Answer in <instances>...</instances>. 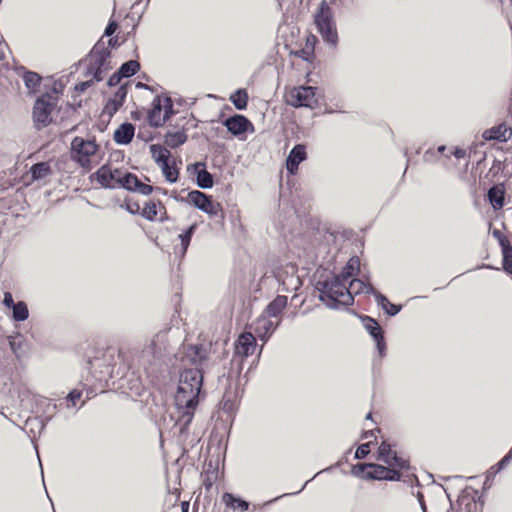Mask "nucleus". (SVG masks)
I'll return each mask as SVG.
<instances>
[{"instance_id":"obj_1","label":"nucleus","mask_w":512,"mask_h":512,"mask_svg":"<svg viewBox=\"0 0 512 512\" xmlns=\"http://www.w3.org/2000/svg\"><path fill=\"white\" fill-rule=\"evenodd\" d=\"M203 383V373L198 368L184 369L179 377L177 391L174 396V409L169 414L179 433H187L199 403V394Z\"/></svg>"},{"instance_id":"obj_2","label":"nucleus","mask_w":512,"mask_h":512,"mask_svg":"<svg viewBox=\"0 0 512 512\" xmlns=\"http://www.w3.org/2000/svg\"><path fill=\"white\" fill-rule=\"evenodd\" d=\"M315 289L319 292L318 299L329 309H338L340 305L353 304V296L350 295L346 283L335 275L319 279L315 283Z\"/></svg>"},{"instance_id":"obj_3","label":"nucleus","mask_w":512,"mask_h":512,"mask_svg":"<svg viewBox=\"0 0 512 512\" xmlns=\"http://www.w3.org/2000/svg\"><path fill=\"white\" fill-rule=\"evenodd\" d=\"M177 332L178 328L173 330L172 327L167 325L159 330L142 350L141 358L147 363H152L172 353L174 346L178 343L174 339V335Z\"/></svg>"},{"instance_id":"obj_4","label":"nucleus","mask_w":512,"mask_h":512,"mask_svg":"<svg viewBox=\"0 0 512 512\" xmlns=\"http://www.w3.org/2000/svg\"><path fill=\"white\" fill-rule=\"evenodd\" d=\"M333 16L334 14L331 7L323 0L314 15V23L322 39L329 45L336 47L338 43V33Z\"/></svg>"},{"instance_id":"obj_5","label":"nucleus","mask_w":512,"mask_h":512,"mask_svg":"<svg viewBox=\"0 0 512 512\" xmlns=\"http://www.w3.org/2000/svg\"><path fill=\"white\" fill-rule=\"evenodd\" d=\"M110 56V49L103 42H97L88 55L87 74L91 75L94 80L101 81L103 72L111 69Z\"/></svg>"},{"instance_id":"obj_6","label":"nucleus","mask_w":512,"mask_h":512,"mask_svg":"<svg viewBox=\"0 0 512 512\" xmlns=\"http://www.w3.org/2000/svg\"><path fill=\"white\" fill-rule=\"evenodd\" d=\"M98 150L94 140L75 137L71 142V158L83 168H89L91 157Z\"/></svg>"},{"instance_id":"obj_7","label":"nucleus","mask_w":512,"mask_h":512,"mask_svg":"<svg viewBox=\"0 0 512 512\" xmlns=\"http://www.w3.org/2000/svg\"><path fill=\"white\" fill-rule=\"evenodd\" d=\"M188 201L194 205L198 210L206 213L211 218L219 217L224 219V212L222 205L219 202L212 200V197L198 190H193L188 193Z\"/></svg>"},{"instance_id":"obj_8","label":"nucleus","mask_w":512,"mask_h":512,"mask_svg":"<svg viewBox=\"0 0 512 512\" xmlns=\"http://www.w3.org/2000/svg\"><path fill=\"white\" fill-rule=\"evenodd\" d=\"M286 102L293 107L313 108L317 104L316 88L312 86L293 87L286 94Z\"/></svg>"},{"instance_id":"obj_9","label":"nucleus","mask_w":512,"mask_h":512,"mask_svg":"<svg viewBox=\"0 0 512 512\" xmlns=\"http://www.w3.org/2000/svg\"><path fill=\"white\" fill-rule=\"evenodd\" d=\"M56 102L50 95L38 98L33 107V120L38 129L51 123V113L55 109Z\"/></svg>"},{"instance_id":"obj_10","label":"nucleus","mask_w":512,"mask_h":512,"mask_svg":"<svg viewBox=\"0 0 512 512\" xmlns=\"http://www.w3.org/2000/svg\"><path fill=\"white\" fill-rule=\"evenodd\" d=\"M122 171L108 165L101 166L94 174L97 182L106 189L118 188Z\"/></svg>"},{"instance_id":"obj_11","label":"nucleus","mask_w":512,"mask_h":512,"mask_svg":"<svg viewBox=\"0 0 512 512\" xmlns=\"http://www.w3.org/2000/svg\"><path fill=\"white\" fill-rule=\"evenodd\" d=\"M256 340L252 333H242L235 343V355L246 358L254 353Z\"/></svg>"},{"instance_id":"obj_12","label":"nucleus","mask_w":512,"mask_h":512,"mask_svg":"<svg viewBox=\"0 0 512 512\" xmlns=\"http://www.w3.org/2000/svg\"><path fill=\"white\" fill-rule=\"evenodd\" d=\"M223 125L234 136H239L252 127L251 122L243 115L235 114L224 120Z\"/></svg>"},{"instance_id":"obj_13","label":"nucleus","mask_w":512,"mask_h":512,"mask_svg":"<svg viewBox=\"0 0 512 512\" xmlns=\"http://www.w3.org/2000/svg\"><path fill=\"white\" fill-rule=\"evenodd\" d=\"M127 96L126 85H121L112 97H110L103 109V114L112 117L123 105Z\"/></svg>"},{"instance_id":"obj_14","label":"nucleus","mask_w":512,"mask_h":512,"mask_svg":"<svg viewBox=\"0 0 512 512\" xmlns=\"http://www.w3.org/2000/svg\"><path fill=\"white\" fill-rule=\"evenodd\" d=\"M307 153L306 147L303 144L295 145L286 159L287 171L291 174H295L298 171L299 164L306 160Z\"/></svg>"},{"instance_id":"obj_15","label":"nucleus","mask_w":512,"mask_h":512,"mask_svg":"<svg viewBox=\"0 0 512 512\" xmlns=\"http://www.w3.org/2000/svg\"><path fill=\"white\" fill-rule=\"evenodd\" d=\"M185 358L188 362L195 365L202 371V366L208 358V349L203 345H191L185 352Z\"/></svg>"},{"instance_id":"obj_16","label":"nucleus","mask_w":512,"mask_h":512,"mask_svg":"<svg viewBox=\"0 0 512 512\" xmlns=\"http://www.w3.org/2000/svg\"><path fill=\"white\" fill-rule=\"evenodd\" d=\"M278 325L279 323L274 324L267 315L263 314L255 321L253 329L257 337L266 342Z\"/></svg>"},{"instance_id":"obj_17","label":"nucleus","mask_w":512,"mask_h":512,"mask_svg":"<svg viewBox=\"0 0 512 512\" xmlns=\"http://www.w3.org/2000/svg\"><path fill=\"white\" fill-rule=\"evenodd\" d=\"M168 110L162 116V105L159 97H156L152 103V109L148 113L149 124L153 127L161 126L168 119Z\"/></svg>"},{"instance_id":"obj_18","label":"nucleus","mask_w":512,"mask_h":512,"mask_svg":"<svg viewBox=\"0 0 512 512\" xmlns=\"http://www.w3.org/2000/svg\"><path fill=\"white\" fill-rule=\"evenodd\" d=\"M135 134V127L132 123H122L114 132L113 139L119 145L129 144Z\"/></svg>"},{"instance_id":"obj_19","label":"nucleus","mask_w":512,"mask_h":512,"mask_svg":"<svg viewBox=\"0 0 512 512\" xmlns=\"http://www.w3.org/2000/svg\"><path fill=\"white\" fill-rule=\"evenodd\" d=\"M196 171V183L199 188L210 189L213 186V176L206 170L204 162H196L193 164Z\"/></svg>"},{"instance_id":"obj_20","label":"nucleus","mask_w":512,"mask_h":512,"mask_svg":"<svg viewBox=\"0 0 512 512\" xmlns=\"http://www.w3.org/2000/svg\"><path fill=\"white\" fill-rule=\"evenodd\" d=\"M347 289L350 292L351 296H353V294L366 293L372 294L375 297L376 294L378 293V291L369 282L368 277H365V279L351 280Z\"/></svg>"},{"instance_id":"obj_21","label":"nucleus","mask_w":512,"mask_h":512,"mask_svg":"<svg viewBox=\"0 0 512 512\" xmlns=\"http://www.w3.org/2000/svg\"><path fill=\"white\" fill-rule=\"evenodd\" d=\"M512 136V129L505 124L492 127L483 133L486 140L508 141Z\"/></svg>"},{"instance_id":"obj_22","label":"nucleus","mask_w":512,"mask_h":512,"mask_svg":"<svg viewBox=\"0 0 512 512\" xmlns=\"http://www.w3.org/2000/svg\"><path fill=\"white\" fill-rule=\"evenodd\" d=\"M488 200L494 210H500L504 206L505 191L502 187L494 185L487 192Z\"/></svg>"},{"instance_id":"obj_23","label":"nucleus","mask_w":512,"mask_h":512,"mask_svg":"<svg viewBox=\"0 0 512 512\" xmlns=\"http://www.w3.org/2000/svg\"><path fill=\"white\" fill-rule=\"evenodd\" d=\"M360 270V260L358 257H351L347 264L342 269L341 273L335 275L336 277H340V280L343 282H347L350 277L355 275Z\"/></svg>"},{"instance_id":"obj_24","label":"nucleus","mask_w":512,"mask_h":512,"mask_svg":"<svg viewBox=\"0 0 512 512\" xmlns=\"http://www.w3.org/2000/svg\"><path fill=\"white\" fill-rule=\"evenodd\" d=\"M288 299L286 296L278 295L269 305L266 307L265 315L268 317L278 316L283 309L287 306Z\"/></svg>"},{"instance_id":"obj_25","label":"nucleus","mask_w":512,"mask_h":512,"mask_svg":"<svg viewBox=\"0 0 512 512\" xmlns=\"http://www.w3.org/2000/svg\"><path fill=\"white\" fill-rule=\"evenodd\" d=\"M187 141V134L183 130L165 134L164 143L170 148H177Z\"/></svg>"},{"instance_id":"obj_26","label":"nucleus","mask_w":512,"mask_h":512,"mask_svg":"<svg viewBox=\"0 0 512 512\" xmlns=\"http://www.w3.org/2000/svg\"><path fill=\"white\" fill-rule=\"evenodd\" d=\"M196 229H197V224L193 223L185 231H183L181 234H179L178 238L180 240L181 247H180L179 251L176 250V253H180V255L182 257L186 254L187 249L190 245L192 236L194 235Z\"/></svg>"},{"instance_id":"obj_27","label":"nucleus","mask_w":512,"mask_h":512,"mask_svg":"<svg viewBox=\"0 0 512 512\" xmlns=\"http://www.w3.org/2000/svg\"><path fill=\"white\" fill-rule=\"evenodd\" d=\"M222 501L227 507H231L234 509L238 508L243 512L247 511L250 506V504L247 501L239 497H236L234 494L229 492L223 494Z\"/></svg>"},{"instance_id":"obj_28","label":"nucleus","mask_w":512,"mask_h":512,"mask_svg":"<svg viewBox=\"0 0 512 512\" xmlns=\"http://www.w3.org/2000/svg\"><path fill=\"white\" fill-rule=\"evenodd\" d=\"M375 300L379 306L389 315V316H395L401 311L402 306L396 305L387 299L386 296L378 292L375 296Z\"/></svg>"},{"instance_id":"obj_29","label":"nucleus","mask_w":512,"mask_h":512,"mask_svg":"<svg viewBox=\"0 0 512 512\" xmlns=\"http://www.w3.org/2000/svg\"><path fill=\"white\" fill-rule=\"evenodd\" d=\"M150 153L154 161L159 165L169 160L170 152L159 144L150 145Z\"/></svg>"},{"instance_id":"obj_30","label":"nucleus","mask_w":512,"mask_h":512,"mask_svg":"<svg viewBox=\"0 0 512 512\" xmlns=\"http://www.w3.org/2000/svg\"><path fill=\"white\" fill-rule=\"evenodd\" d=\"M30 173L33 180H40L51 174V168L47 162H39L31 167Z\"/></svg>"},{"instance_id":"obj_31","label":"nucleus","mask_w":512,"mask_h":512,"mask_svg":"<svg viewBox=\"0 0 512 512\" xmlns=\"http://www.w3.org/2000/svg\"><path fill=\"white\" fill-rule=\"evenodd\" d=\"M369 471L366 472L364 478L373 480H385L387 467L379 464H367Z\"/></svg>"},{"instance_id":"obj_32","label":"nucleus","mask_w":512,"mask_h":512,"mask_svg":"<svg viewBox=\"0 0 512 512\" xmlns=\"http://www.w3.org/2000/svg\"><path fill=\"white\" fill-rule=\"evenodd\" d=\"M12 319L16 322H22L28 319L29 310L24 301L17 302L12 308Z\"/></svg>"},{"instance_id":"obj_33","label":"nucleus","mask_w":512,"mask_h":512,"mask_svg":"<svg viewBox=\"0 0 512 512\" xmlns=\"http://www.w3.org/2000/svg\"><path fill=\"white\" fill-rule=\"evenodd\" d=\"M139 183L138 177L130 172H123L120 177V183L118 187H122L128 191L134 192L136 185Z\"/></svg>"},{"instance_id":"obj_34","label":"nucleus","mask_w":512,"mask_h":512,"mask_svg":"<svg viewBox=\"0 0 512 512\" xmlns=\"http://www.w3.org/2000/svg\"><path fill=\"white\" fill-rule=\"evenodd\" d=\"M230 101L238 110H244L248 103V94L245 89H238L230 96Z\"/></svg>"},{"instance_id":"obj_35","label":"nucleus","mask_w":512,"mask_h":512,"mask_svg":"<svg viewBox=\"0 0 512 512\" xmlns=\"http://www.w3.org/2000/svg\"><path fill=\"white\" fill-rule=\"evenodd\" d=\"M140 69V64L136 60H129L123 63L118 69L119 74L123 78H128L135 75Z\"/></svg>"},{"instance_id":"obj_36","label":"nucleus","mask_w":512,"mask_h":512,"mask_svg":"<svg viewBox=\"0 0 512 512\" xmlns=\"http://www.w3.org/2000/svg\"><path fill=\"white\" fill-rule=\"evenodd\" d=\"M363 325L367 332L373 337V339L383 334L381 326L378 324L377 321H375L371 317L365 316L363 318Z\"/></svg>"},{"instance_id":"obj_37","label":"nucleus","mask_w":512,"mask_h":512,"mask_svg":"<svg viewBox=\"0 0 512 512\" xmlns=\"http://www.w3.org/2000/svg\"><path fill=\"white\" fill-rule=\"evenodd\" d=\"M23 81L29 91H35L40 85L41 76L35 72L27 71L23 75Z\"/></svg>"},{"instance_id":"obj_38","label":"nucleus","mask_w":512,"mask_h":512,"mask_svg":"<svg viewBox=\"0 0 512 512\" xmlns=\"http://www.w3.org/2000/svg\"><path fill=\"white\" fill-rule=\"evenodd\" d=\"M162 170L165 179L170 183H175L178 180L179 171L169 164V160L159 165Z\"/></svg>"},{"instance_id":"obj_39","label":"nucleus","mask_w":512,"mask_h":512,"mask_svg":"<svg viewBox=\"0 0 512 512\" xmlns=\"http://www.w3.org/2000/svg\"><path fill=\"white\" fill-rule=\"evenodd\" d=\"M503 269L512 275V246L502 243Z\"/></svg>"},{"instance_id":"obj_40","label":"nucleus","mask_w":512,"mask_h":512,"mask_svg":"<svg viewBox=\"0 0 512 512\" xmlns=\"http://www.w3.org/2000/svg\"><path fill=\"white\" fill-rule=\"evenodd\" d=\"M379 457L378 459L383 461L386 464H390L391 457L395 451H392L391 445L387 443L386 441H383L378 449Z\"/></svg>"},{"instance_id":"obj_41","label":"nucleus","mask_w":512,"mask_h":512,"mask_svg":"<svg viewBox=\"0 0 512 512\" xmlns=\"http://www.w3.org/2000/svg\"><path fill=\"white\" fill-rule=\"evenodd\" d=\"M142 215L147 220H154L157 215V206L154 202L147 203L143 208Z\"/></svg>"},{"instance_id":"obj_42","label":"nucleus","mask_w":512,"mask_h":512,"mask_svg":"<svg viewBox=\"0 0 512 512\" xmlns=\"http://www.w3.org/2000/svg\"><path fill=\"white\" fill-rule=\"evenodd\" d=\"M391 462L388 464L389 466L397 467L399 469H406L408 468V461L400 456L397 455V453H393L392 457L390 458Z\"/></svg>"},{"instance_id":"obj_43","label":"nucleus","mask_w":512,"mask_h":512,"mask_svg":"<svg viewBox=\"0 0 512 512\" xmlns=\"http://www.w3.org/2000/svg\"><path fill=\"white\" fill-rule=\"evenodd\" d=\"M512 459V447L511 450L494 466L491 468L493 474L501 471Z\"/></svg>"},{"instance_id":"obj_44","label":"nucleus","mask_w":512,"mask_h":512,"mask_svg":"<svg viewBox=\"0 0 512 512\" xmlns=\"http://www.w3.org/2000/svg\"><path fill=\"white\" fill-rule=\"evenodd\" d=\"M136 186L137 187L135 188L134 192H137V193H139L141 195H144V196L150 195L153 192V190H154L153 186L148 185V184H144L140 180H139V183Z\"/></svg>"},{"instance_id":"obj_45","label":"nucleus","mask_w":512,"mask_h":512,"mask_svg":"<svg viewBox=\"0 0 512 512\" xmlns=\"http://www.w3.org/2000/svg\"><path fill=\"white\" fill-rule=\"evenodd\" d=\"M81 391L79 390H72L66 397V399L68 400V402L70 404L67 405L68 408L70 407H75L76 406V402L81 398Z\"/></svg>"},{"instance_id":"obj_46","label":"nucleus","mask_w":512,"mask_h":512,"mask_svg":"<svg viewBox=\"0 0 512 512\" xmlns=\"http://www.w3.org/2000/svg\"><path fill=\"white\" fill-rule=\"evenodd\" d=\"M370 452L369 449V443L361 444L355 452V458L356 459H363L365 458Z\"/></svg>"},{"instance_id":"obj_47","label":"nucleus","mask_w":512,"mask_h":512,"mask_svg":"<svg viewBox=\"0 0 512 512\" xmlns=\"http://www.w3.org/2000/svg\"><path fill=\"white\" fill-rule=\"evenodd\" d=\"M374 341L376 342V346H377V350H378L379 355L381 357H383L385 355V351H386V344H385V341H384L383 334L377 336V338H375Z\"/></svg>"},{"instance_id":"obj_48","label":"nucleus","mask_w":512,"mask_h":512,"mask_svg":"<svg viewBox=\"0 0 512 512\" xmlns=\"http://www.w3.org/2000/svg\"><path fill=\"white\" fill-rule=\"evenodd\" d=\"M401 479V473L395 469L388 468L385 480L388 481H399Z\"/></svg>"},{"instance_id":"obj_49","label":"nucleus","mask_w":512,"mask_h":512,"mask_svg":"<svg viewBox=\"0 0 512 512\" xmlns=\"http://www.w3.org/2000/svg\"><path fill=\"white\" fill-rule=\"evenodd\" d=\"M122 75L119 74V71L117 70V72H115L113 75H111L107 81V84L108 86L112 87V86H116L120 83L121 79H122Z\"/></svg>"},{"instance_id":"obj_50","label":"nucleus","mask_w":512,"mask_h":512,"mask_svg":"<svg viewBox=\"0 0 512 512\" xmlns=\"http://www.w3.org/2000/svg\"><path fill=\"white\" fill-rule=\"evenodd\" d=\"M3 305L7 308H12L16 303L14 302L13 296L10 292H5L3 301Z\"/></svg>"},{"instance_id":"obj_51","label":"nucleus","mask_w":512,"mask_h":512,"mask_svg":"<svg viewBox=\"0 0 512 512\" xmlns=\"http://www.w3.org/2000/svg\"><path fill=\"white\" fill-rule=\"evenodd\" d=\"M368 468L367 464H358L353 467V474L357 477H364L363 475L364 471Z\"/></svg>"},{"instance_id":"obj_52","label":"nucleus","mask_w":512,"mask_h":512,"mask_svg":"<svg viewBox=\"0 0 512 512\" xmlns=\"http://www.w3.org/2000/svg\"><path fill=\"white\" fill-rule=\"evenodd\" d=\"M116 29L117 24L115 22H110L105 28L104 35L109 37L116 31Z\"/></svg>"},{"instance_id":"obj_53","label":"nucleus","mask_w":512,"mask_h":512,"mask_svg":"<svg viewBox=\"0 0 512 512\" xmlns=\"http://www.w3.org/2000/svg\"><path fill=\"white\" fill-rule=\"evenodd\" d=\"M92 84V81H84L75 86V89L79 92H84L88 87H90Z\"/></svg>"},{"instance_id":"obj_54","label":"nucleus","mask_w":512,"mask_h":512,"mask_svg":"<svg viewBox=\"0 0 512 512\" xmlns=\"http://www.w3.org/2000/svg\"><path fill=\"white\" fill-rule=\"evenodd\" d=\"M493 236L496 237L498 240H499V243L500 245L502 246V243L504 244H510L507 239L503 236V234L501 233V231L499 230H494L493 231Z\"/></svg>"},{"instance_id":"obj_55","label":"nucleus","mask_w":512,"mask_h":512,"mask_svg":"<svg viewBox=\"0 0 512 512\" xmlns=\"http://www.w3.org/2000/svg\"><path fill=\"white\" fill-rule=\"evenodd\" d=\"M453 155L456 157V158H463L465 155H466V152L464 149L462 148H455L454 151H453Z\"/></svg>"},{"instance_id":"obj_56","label":"nucleus","mask_w":512,"mask_h":512,"mask_svg":"<svg viewBox=\"0 0 512 512\" xmlns=\"http://www.w3.org/2000/svg\"><path fill=\"white\" fill-rule=\"evenodd\" d=\"M289 495H291V494H290V493L283 494V495H282V497H284V496H289ZM279 498H281V496H278V497H276V498H274V499H272V500H269V501L265 502L263 505H264V506H265V505H269V504H271V503H273V502L277 501Z\"/></svg>"},{"instance_id":"obj_57","label":"nucleus","mask_w":512,"mask_h":512,"mask_svg":"<svg viewBox=\"0 0 512 512\" xmlns=\"http://www.w3.org/2000/svg\"><path fill=\"white\" fill-rule=\"evenodd\" d=\"M419 502H420V505H421V508H422L423 512H426V507H425V504H424V501H423V495L422 494H419Z\"/></svg>"},{"instance_id":"obj_58","label":"nucleus","mask_w":512,"mask_h":512,"mask_svg":"<svg viewBox=\"0 0 512 512\" xmlns=\"http://www.w3.org/2000/svg\"><path fill=\"white\" fill-rule=\"evenodd\" d=\"M189 503L188 502H182L181 504V510L182 512H188Z\"/></svg>"},{"instance_id":"obj_59","label":"nucleus","mask_w":512,"mask_h":512,"mask_svg":"<svg viewBox=\"0 0 512 512\" xmlns=\"http://www.w3.org/2000/svg\"><path fill=\"white\" fill-rule=\"evenodd\" d=\"M116 44H117V40H115V39H113V38H110V39L108 40V46H107V47H108V48H110V47H115V46H116Z\"/></svg>"},{"instance_id":"obj_60","label":"nucleus","mask_w":512,"mask_h":512,"mask_svg":"<svg viewBox=\"0 0 512 512\" xmlns=\"http://www.w3.org/2000/svg\"><path fill=\"white\" fill-rule=\"evenodd\" d=\"M230 401H231V400H230V398H227V396H226V395H224V398H223L224 408H226V407H227V405H228V403H229Z\"/></svg>"},{"instance_id":"obj_61","label":"nucleus","mask_w":512,"mask_h":512,"mask_svg":"<svg viewBox=\"0 0 512 512\" xmlns=\"http://www.w3.org/2000/svg\"><path fill=\"white\" fill-rule=\"evenodd\" d=\"M445 149H446V146L445 145H441V146L438 147V152L439 153H443L445 151Z\"/></svg>"},{"instance_id":"obj_62","label":"nucleus","mask_w":512,"mask_h":512,"mask_svg":"<svg viewBox=\"0 0 512 512\" xmlns=\"http://www.w3.org/2000/svg\"><path fill=\"white\" fill-rule=\"evenodd\" d=\"M11 348L13 349L14 352H16L15 343L14 342H11Z\"/></svg>"},{"instance_id":"obj_63","label":"nucleus","mask_w":512,"mask_h":512,"mask_svg":"<svg viewBox=\"0 0 512 512\" xmlns=\"http://www.w3.org/2000/svg\"><path fill=\"white\" fill-rule=\"evenodd\" d=\"M371 418H372L371 413H368L367 416H366V419H371Z\"/></svg>"},{"instance_id":"obj_64","label":"nucleus","mask_w":512,"mask_h":512,"mask_svg":"<svg viewBox=\"0 0 512 512\" xmlns=\"http://www.w3.org/2000/svg\"><path fill=\"white\" fill-rule=\"evenodd\" d=\"M308 482H309V481H307L305 484H303V486H302L301 490H303V489H304V487H306V485L308 484Z\"/></svg>"}]
</instances>
